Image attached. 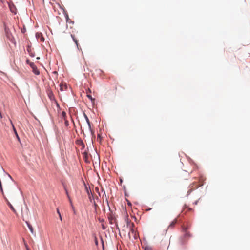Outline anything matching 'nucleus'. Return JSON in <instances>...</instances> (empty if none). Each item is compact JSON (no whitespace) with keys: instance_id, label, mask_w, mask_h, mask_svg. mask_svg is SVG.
I'll list each match as a JSON object with an SVG mask.
<instances>
[{"instance_id":"f257e3e1","label":"nucleus","mask_w":250,"mask_h":250,"mask_svg":"<svg viewBox=\"0 0 250 250\" xmlns=\"http://www.w3.org/2000/svg\"><path fill=\"white\" fill-rule=\"evenodd\" d=\"M1 177L6 191L9 194H12L15 187V184L12 178L4 171L2 172Z\"/></svg>"},{"instance_id":"f03ea898","label":"nucleus","mask_w":250,"mask_h":250,"mask_svg":"<svg viewBox=\"0 0 250 250\" xmlns=\"http://www.w3.org/2000/svg\"><path fill=\"white\" fill-rule=\"evenodd\" d=\"M108 219L110 224H115L116 228L119 229L115 214H113L112 212H110L108 215Z\"/></svg>"},{"instance_id":"7ed1b4c3","label":"nucleus","mask_w":250,"mask_h":250,"mask_svg":"<svg viewBox=\"0 0 250 250\" xmlns=\"http://www.w3.org/2000/svg\"><path fill=\"white\" fill-rule=\"evenodd\" d=\"M203 185L202 183L199 184L198 182H193L192 184H191V190H194L195 189H197L198 188L200 187ZM191 191H190L191 192Z\"/></svg>"},{"instance_id":"20e7f679","label":"nucleus","mask_w":250,"mask_h":250,"mask_svg":"<svg viewBox=\"0 0 250 250\" xmlns=\"http://www.w3.org/2000/svg\"><path fill=\"white\" fill-rule=\"evenodd\" d=\"M4 199H5L7 205L9 206L10 208L11 209V210L15 213H16V211L15 209L14 208L13 206L12 205V204L10 203V202L7 200V199L4 196Z\"/></svg>"},{"instance_id":"39448f33","label":"nucleus","mask_w":250,"mask_h":250,"mask_svg":"<svg viewBox=\"0 0 250 250\" xmlns=\"http://www.w3.org/2000/svg\"><path fill=\"white\" fill-rule=\"evenodd\" d=\"M60 90L64 91L67 89V86L65 83H61L60 84Z\"/></svg>"},{"instance_id":"423d86ee","label":"nucleus","mask_w":250,"mask_h":250,"mask_svg":"<svg viewBox=\"0 0 250 250\" xmlns=\"http://www.w3.org/2000/svg\"><path fill=\"white\" fill-rule=\"evenodd\" d=\"M84 116L85 120H86V122H87V124L88 125L89 128V129L91 130V124H90V122L89 121V120L87 116L85 114H84Z\"/></svg>"},{"instance_id":"0eeeda50","label":"nucleus","mask_w":250,"mask_h":250,"mask_svg":"<svg viewBox=\"0 0 250 250\" xmlns=\"http://www.w3.org/2000/svg\"><path fill=\"white\" fill-rule=\"evenodd\" d=\"M28 227V228L29 229V230H30L31 232L33 234L34 233V229H33V228L32 227V226H31V225L27 221L26 222Z\"/></svg>"},{"instance_id":"6e6552de","label":"nucleus","mask_w":250,"mask_h":250,"mask_svg":"<svg viewBox=\"0 0 250 250\" xmlns=\"http://www.w3.org/2000/svg\"><path fill=\"white\" fill-rule=\"evenodd\" d=\"M32 70H33V72L36 74V75H39L40 74V71L39 70L37 69V67L35 66V67L33 68H32Z\"/></svg>"},{"instance_id":"1a4fd4ad","label":"nucleus","mask_w":250,"mask_h":250,"mask_svg":"<svg viewBox=\"0 0 250 250\" xmlns=\"http://www.w3.org/2000/svg\"><path fill=\"white\" fill-rule=\"evenodd\" d=\"M130 233H131L132 234H133L134 235V237H135V239H136V231L135 230L134 228L132 229H130V232H129V236H130Z\"/></svg>"},{"instance_id":"9d476101","label":"nucleus","mask_w":250,"mask_h":250,"mask_svg":"<svg viewBox=\"0 0 250 250\" xmlns=\"http://www.w3.org/2000/svg\"><path fill=\"white\" fill-rule=\"evenodd\" d=\"M36 37H38V38H40L41 40L42 41H44V39L42 37V34L41 33H37L36 34Z\"/></svg>"},{"instance_id":"9b49d317","label":"nucleus","mask_w":250,"mask_h":250,"mask_svg":"<svg viewBox=\"0 0 250 250\" xmlns=\"http://www.w3.org/2000/svg\"><path fill=\"white\" fill-rule=\"evenodd\" d=\"M9 8L10 9V11L15 14H16V8L14 5L12 6L11 5H9Z\"/></svg>"},{"instance_id":"f8f14e48","label":"nucleus","mask_w":250,"mask_h":250,"mask_svg":"<svg viewBox=\"0 0 250 250\" xmlns=\"http://www.w3.org/2000/svg\"><path fill=\"white\" fill-rule=\"evenodd\" d=\"M71 36L72 38L73 39V41H74L75 43H76L77 46L78 48H79V44L78 42V40L75 38V37L73 35H71Z\"/></svg>"},{"instance_id":"ddd939ff","label":"nucleus","mask_w":250,"mask_h":250,"mask_svg":"<svg viewBox=\"0 0 250 250\" xmlns=\"http://www.w3.org/2000/svg\"><path fill=\"white\" fill-rule=\"evenodd\" d=\"M177 222V220L176 219H175L169 225V228H170V227H173L175 225V224Z\"/></svg>"},{"instance_id":"4468645a","label":"nucleus","mask_w":250,"mask_h":250,"mask_svg":"<svg viewBox=\"0 0 250 250\" xmlns=\"http://www.w3.org/2000/svg\"><path fill=\"white\" fill-rule=\"evenodd\" d=\"M64 189H65V190L66 194V195H67V197H68V199H69V201H70V203H71V204H72V201H71V199H70V196H69V194H68V191H67V189L66 188H65V187H64Z\"/></svg>"},{"instance_id":"2eb2a0df","label":"nucleus","mask_w":250,"mask_h":250,"mask_svg":"<svg viewBox=\"0 0 250 250\" xmlns=\"http://www.w3.org/2000/svg\"><path fill=\"white\" fill-rule=\"evenodd\" d=\"M125 221L126 223V225H127V227L128 226L129 224L130 223H131L132 222H131L130 220H129V219L127 217H126L125 218Z\"/></svg>"},{"instance_id":"dca6fc26","label":"nucleus","mask_w":250,"mask_h":250,"mask_svg":"<svg viewBox=\"0 0 250 250\" xmlns=\"http://www.w3.org/2000/svg\"><path fill=\"white\" fill-rule=\"evenodd\" d=\"M134 223L132 222L131 223H130L128 225V226H127V227L129 229H133L134 227Z\"/></svg>"},{"instance_id":"f3484780","label":"nucleus","mask_w":250,"mask_h":250,"mask_svg":"<svg viewBox=\"0 0 250 250\" xmlns=\"http://www.w3.org/2000/svg\"><path fill=\"white\" fill-rule=\"evenodd\" d=\"M57 213L59 215V218L60 219L61 221H62V216H61V213L59 211V209L58 208H57Z\"/></svg>"},{"instance_id":"a211bd4d","label":"nucleus","mask_w":250,"mask_h":250,"mask_svg":"<svg viewBox=\"0 0 250 250\" xmlns=\"http://www.w3.org/2000/svg\"><path fill=\"white\" fill-rule=\"evenodd\" d=\"M29 65L30 66V67L32 68H34V67H35L36 66V65H35V64L33 62H31V63H30Z\"/></svg>"},{"instance_id":"6ab92c4d","label":"nucleus","mask_w":250,"mask_h":250,"mask_svg":"<svg viewBox=\"0 0 250 250\" xmlns=\"http://www.w3.org/2000/svg\"><path fill=\"white\" fill-rule=\"evenodd\" d=\"M144 250H152V248L150 247H146Z\"/></svg>"},{"instance_id":"aec40b11","label":"nucleus","mask_w":250,"mask_h":250,"mask_svg":"<svg viewBox=\"0 0 250 250\" xmlns=\"http://www.w3.org/2000/svg\"><path fill=\"white\" fill-rule=\"evenodd\" d=\"M97 141H99V142H101V136L100 134H98V137H97Z\"/></svg>"},{"instance_id":"412c9836","label":"nucleus","mask_w":250,"mask_h":250,"mask_svg":"<svg viewBox=\"0 0 250 250\" xmlns=\"http://www.w3.org/2000/svg\"><path fill=\"white\" fill-rule=\"evenodd\" d=\"M87 194L89 196V198L91 200V195L90 194V192L89 191V190L88 189L87 190Z\"/></svg>"},{"instance_id":"4be33fe9","label":"nucleus","mask_w":250,"mask_h":250,"mask_svg":"<svg viewBox=\"0 0 250 250\" xmlns=\"http://www.w3.org/2000/svg\"><path fill=\"white\" fill-rule=\"evenodd\" d=\"M13 127L14 131H15V133H16V135H17V137H18V134H17V132H16V129H15V128H14V125H13Z\"/></svg>"},{"instance_id":"5701e85b","label":"nucleus","mask_w":250,"mask_h":250,"mask_svg":"<svg viewBox=\"0 0 250 250\" xmlns=\"http://www.w3.org/2000/svg\"><path fill=\"white\" fill-rule=\"evenodd\" d=\"M26 62L28 64H29V63L31 62H30L29 59H27Z\"/></svg>"},{"instance_id":"b1692460","label":"nucleus","mask_w":250,"mask_h":250,"mask_svg":"<svg viewBox=\"0 0 250 250\" xmlns=\"http://www.w3.org/2000/svg\"><path fill=\"white\" fill-rule=\"evenodd\" d=\"M87 97H88L90 99L92 100V96H91V95L87 94Z\"/></svg>"},{"instance_id":"393cba45","label":"nucleus","mask_w":250,"mask_h":250,"mask_svg":"<svg viewBox=\"0 0 250 250\" xmlns=\"http://www.w3.org/2000/svg\"><path fill=\"white\" fill-rule=\"evenodd\" d=\"M102 227L103 229H104V230L106 229L105 227L103 224L102 225Z\"/></svg>"},{"instance_id":"a878e982","label":"nucleus","mask_w":250,"mask_h":250,"mask_svg":"<svg viewBox=\"0 0 250 250\" xmlns=\"http://www.w3.org/2000/svg\"><path fill=\"white\" fill-rule=\"evenodd\" d=\"M62 114L64 117L66 116V113L65 112H62Z\"/></svg>"},{"instance_id":"bb28decb","label":"nucleus","mask_w":250,"mask_h":250,"mask_svg":"<svg viewBox=\"0 0 250 250\" xmlns=\"http://www.w3.org/2000/svg\"><path fill=\"white\" fill-rule=\"evenodd\" d=\"M88 92H91V90L89 89H88L86 91V93L87 94Z\"/></svg>"},{"instance_id":"cd10ccee","label":"nucleus","mask_w":250,"mask_h":250,"mask_svg":"<svg viewBox=\"0 0 250 250\" xmlns=\"http://www.w3.org/2000/svg\"><path fill=\"white\" fill-rule=\"evenodd\" d=\"M95 243L96 245H97L98 242H97V240H95Z\"/></svg>"},{"instance_id":"c85d7f7f","label":"nucleus","mask_w":250,"mask_h":250,"mask_svg":"<svg viewBox=\"0 0 250 250\" xmlns=\"http://www.w3.org/2000/svg\"><path fill=\"white\" fill-rule=\"evenodd\" d=\"M197 202H198V201H196L195 202V204L196 205V204H197Z\"/></svg>"},{"instance_id":"c756f323","label":"nucleus","mask_w":250,"mask_h":250,"mask_svg":"<svg viewBox=\"0 0 250 250\" xmlns=\"http://www.w3.org/2000/svg\"><path fill=\"white\" fill-rule=\"evenodd\" d=\"M95 205V207H97V205L96 204H94Z\"/></svg>"},{"instance_id":"7c9ffc66","label":"nucleus","mask_w":250,"mask_h":250,"mask_svg":"<svg viewBox=\"0 0 250 250\" xmlns=\"http://www.w3.org/2000/svg\"><path fill=\"white\" fill-rule=\"evenodd\" d=\"M27 250H29L28 249H27Z\"/></svg>"}]
</instances>
